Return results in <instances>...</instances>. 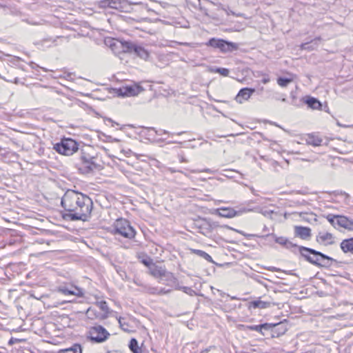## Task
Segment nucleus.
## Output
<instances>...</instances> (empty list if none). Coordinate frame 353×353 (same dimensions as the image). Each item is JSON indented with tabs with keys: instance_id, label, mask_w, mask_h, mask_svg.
I'll return each mask as SVG.
<instances>
[{
	"instance_id": "nucleus-29",
	"label": "nucleus",
	"mask_w": 353,
	"mask_h": 353,
	"mask_svg": "<svg viewBox=\"0 0 353 353\" xmlns=\"http://www.w3.org/2000/svg\"><path fill=\"white\" fill-rule=\"evenodd\" d=\"M257 237L265 240L267 245H272L275 243L274 239H276V235L274 233H270L257 236Z\"/></svg>"
},
{
	"instance_id": "nucleus-53",
	"label": "nucleus",
	"mask_w": 353,
	"mask_h": 353,
	"mask_svg": "<svg viewBox=\"0 0 353 353\" xmlns=\"http://www.w3.org/2000/svg\"><path fill=\"white\" fill-rule=\"evenodd\" d=\"M121 152H123L127 157H130L132 154V151L130 149H128L127 150L122 149Z\"/></svg>"
},
{
	"instance_id": "nucleus-1",
	"label": "nucleus",
	"mask_w": 353,
	"mask_h": 353,
	"mask_svg": "<svg viewBox=\"0 0 353 353\" xmlns=\"http://www.w3.org/2000/svg\"><path fill=\"white\" fill-rule=\"evenodd\" d=\"M61 205V217L68 221H86L93 208L92 200L87 194L72 190L65 192Z\"/></svg>"
},
{
	"instance_id": "nucleus-11",
	"label": "nucleus",
	"mask_w": 353,
	"mask_h": 353,
	"mask_svg": "<svg viewBox=\"0 0 353 353\" xmlns=\"http://www.w3.org/2000/svg\"><path fill=\"white\" fill-rule=\"evenodd\" d=\"M262 297H259L254 300L248 302V308L250 310L256 309H265L274 305L270 300H262Z\"/></svg>"
},
{
	"instance_id": "nucleus-3",
	"label": "nucleus",
	"mask_w": 353,
	"mask_h": 353,
	"mask_svg": "<svg viewBox=\"0 0 353 353\" xmlns=\"http://www.w3.org/2000/svg\"><path fill=\"white\" fill-rule=\"evenodd\" d=\"M219 227L221 226L218 222L206 217H198L194 219L192 223L193 229L208 238H212L214 236V232Z\"/></svg>"
},
{
	"instance_id": "nucleus-47",
	"label": "nucleus",
	"mask_w": 353,
	"mask_h": 353,
	"mask_svg": "<svg viewBox=\"0 0 353 353\" xmlns=\"http://www.w3.org/2000/svg\"><path fill=\"white\" fill-rule=\"evenodd\" d=\"M178 43L181 46H189L191 48H197L201 46V44H199L198 43L179 42Z\"/></svg>"
},
{
	"instance_id": "nucleus-56",
	"label": "nucleus",
	"mask_w": 353,
	"mask_h": 353,
	"mask_svg": "<svg viewBox=\"0 0 353 353\" xmlns=\"http://www.w3.org/2000/svg\"><path fill=\"white\" fill-rule=\"evenodd\" d=\"M107 139H108V141L112 142H112H119V140L118 139L112 138L110 136L107 137Z\"/></svg>"
},
{
	"instance_id": "nucleus-25",
	"label": "nucleus",
	"mask_w": 353,
	"mask_h": 353,
	"mask_svg": "<svg viewBox=\"0 0 353 353\" xmlns=\"http://www.w3.org/2000/svg\"><path fill=\"white\" fill-rule=\"evenodd\" d=\"M288 77H279L276 82L281 88H286L290 83L294 81L295 75L291 73L288 74Z\"/></svg>"
},
{
	"instance_id": "nucleus-28",
	"label": "nucleus",
	"mask_w": 353,
	"mask_h": 353,
	"mask_svg": "<svg viewBox=\"0 0 353 353\" xmlns=\"http://www.w3.org/2000/svg\"><path fill=\"white\" fill-rule=\"evenodd\" d=\"M129 348L133 353H142V347L139 346L138 341L135 339H131L129 343Z\"/></svg>"
},
{
	"instance_id": "nucleus-64",
	"label": "nucleus",
	"mask_w": 353,
	"mask_h": 353,
	"mask_svg": "<svg viewBox=\"0 0 353 353\" xmlns=\"http://www.w3.org/2000/svg\"><path fill=\"white\" fill-rule=\"evenodd\" d=\"M117 272H118L121 276H122V274H121V273H123L124 274H125V272L124 271H123L122 270H121V269H119H119H117Z\"/></svg>"
},
{
	"instance_id": "nucleus-45",
	"label": "nucleus",
	"mask_w": 353,
	"mask_h": 353,
	"mask_svg": "<svg viewBox=\"0 0 353 353\" xmlns=\"http://www.w3.org/2000/svg\"><path fill=\"white\" fill-rule=\"evenodd\" d=\"M260 212L266 217L272 218V215L275 212L272 210L261 209Z\"/></svg>"
},
{
	"instance_id": "nucleus-13",
	"label": "nucleus",
	"mask_w": 353,
	"mask_h": 353,
	"mask_svg": "<svg viewBox=\"0 0 353 353\" xmlns=\"http://www.w3.org/2000/svg\"><path fill=\"white\" fill-rule=\"evenodd\" d=\"M58 291L65 295H75L77 296H82L83 295L81 288L72 285L59 286Z\"/></svg>"
},
{
	"instance_id": "nucleus-23",
	"label": "nucleus",
	"mask_w": 353,
	"mask_h": 353,
	"mask_svg": "<svg viewBox=\"0 0 353 353\" xmlns=\"http://www.w3.org/2000/svg\"><path fill=\"white\" fill-rule=\"evenodd\" d=\"M304 103H306L309 108L314 110H321L322 105L317 99L311 97H308L304 99Z\"/></svg>"
},
{
	"instance_id": "nucleus-21",
	"label": "nucleus",
	"mask_w": 353,
	"mask_h": 353,
	"mask_svg": "<svg viewBox=\"0 0 353 353\" xmlns=\"http://www.w3.org/2000/svg\"><path fill=\"white\" fill-rule=\"evenodd\" d=\"M166 271L164 267L159 266L155 264H152V265L150 267V274L154 278L159 279V280L163 276Z\"/></svg>"
},
{
	"instance_id": "nucleus-55",
	"label": "nucleus",
	"mask_w": 353,
	"mask_h": 353,
	"mask_svg": "<svg viewBox=\"0 0 353 353\" xmlns=\"http://www.w3.org/2000/svg\"><path fill=\"white\" fill-rule=\"evenodd\" d=\"M271 165L274 168V169L277 171V167L279 165V163L276 161H271Z\"/></svg>"
},
{
	"instance_id": "nucleus-44",
	"label": "nucleus",
	"mask_w": 353,
	"mask_h": 353,
	"mask_svg": "<svg viewBox=\"0 0 353 353\" xmlns=\"http://www.w3.org/2000/svg\"><path fill=\"white\" fill-rule=\"evenodd\" d=\"M99 6L101 8H111L110 0H101L99 2Z\"/></svg>"
},
{
	"instance_id": "nucleus-2",
	"label": "nucleus",
	"mask_w": 353,
	"mask_h": 353,
	"mask_svg": "<svg viewBox=\"0 0 353 353\" xmlns=\"http://www.w3.org/2000/svg\"><path fill=\"white\" fill-rule=\"evenodd\" d=\"M274 241L275 243L286 249L290 250L294 254L299 252L305 261L319 268H327L334 263L339 264L342 263L314 249L299 246L285 236H276V239Z\"/></svg>"
},
{
	"instance_id": "nucleus-48",
	"label": "nucleus",
	"mask_w": 353,
	"mask_h": 353,
	"mask_svg": "<svg viewBox=\"0 0 353 353\" xmlns=\"http://www.w3.org/2000/svg\"><path fill=\"white\" fill-rule=\"evenodd\" d=\"M171 291H172L171 289H165V288H159L158 295L169 294L170 292H171Z\"/></svg>"
},
{
	"instance_id": "nucleus-39",
	"label": "nucleus",
	"mask_w": 353,
	"mask_h": 353,
	"mask_svg": "<svg viewBox=\"0 0 353 353\" xmlns=\"http://www.w3.org/2000/svg\"><path fill=\"white\" fill-rule=\"evenodd\" d=\"M336 195L342 197L343 201L345 203L348 204L350 203V196L345 192H337Z\"/></svg>"
},
{
	"instance_id": "nucleus-58",
	"label": "nucleus",
	"mask_w": 353,
	"mask_h": 353,
	"mask_svg": "<svg viewBox=\"0 0 353 353\" xmlns=\"http://www.w3.org/2000/svg\"><path fill=\"white\" fill-rule=\"evenodd\" d=\"M268 270L270 271H272V272H278V271H280V269L276 268V267H273V266H271V267H269L267 268Z\"/></svg>"
},
{
	"instance_id": "nucleus-26",
	"label": "nucleus",
	"mask_w": 353,
	"mask_h": 353,
	"mask_svg": "<svg viewBox=\"0 0 353 353\" xmlns=\"http://www.w3.org/2000/svg\"><path fill=\"white\" fill-rule=\"evenodd\" d=\"M305 141L307 145H311L313 146H319L321 145L323 140H322V139H321L320 137H319L317 136H315L312 134H309L307 135Z\"/></svg>"
},
{
	"instance_id": "nucleus-52",
	"label": "nucleus",
	"mask_w": 353,
	"mask_h": 353,
	"mask_svg": "<svg viewBox=\"0 0 353 353\" xmlns=\"http://www.w3.org/2000/svg\"><path fill=\"white\" fill-rule=\"evenodd\" d=\"M270 81V79L268 74L264 75L263 78L261 79V82L263 84H266V83H269Z\"/></svg>"
},
{
	"instance_id": "nucleus-15",
	"label": "nucleus",
	"mask_w": 353,
	"mask_h": 353,
	"mask_svg": "<svg viewBox=\"0 0 353 353\" xmlns=\"http://www.w3.org/2000/svg\"><path fill=\"white\" fill-rule=\"evenodd\" d=\"M214 214L228 219H231L238 216L237 210L230 207H221L214 211Z\"/></svg>"
},
{
	"instance_id": "nucleus-57",
	"label": "nucleus",
	"mask_w": 353,
	"mask_h": 353,
	"mask_svg": "<svg viewBox=\"0 0 353 353\" xmlns=\"http://www.w3.org/2000/svg\"><path fill=\"white\" fill-rule=\"evenodd\" d=\"M134 283L137 285H138V286H141V287H142L143 288V285H146V284L143 283L141 281H139V280H138V279H137V280H134Z\"/></svg>"
},
{
	"instance_id": "nucleus-30",
	"label": "nucleus",
	"mask_w": 353,
	"mask_h": 353,
	"mask_svg": "<svg viewBox=\"0 0 353 353\" xmlns=\"http://www.w3.org/2000/svg\"><path fill=\"white\" fill-rule=\"evenodd\" d=\"M190 251L192 253H194V254H196L197 256L205 259L207 261H209V262L212 261V259L211 256L203 250H196V249H191Z\"/></svg>"
},
{
	"instance_id": "nucleus-43",
	"label": "nucleus",
	"mask_w": 353,
	"mask_h": 353,
	"mask_svg": "<svg viewBox=\"0 0 353 353\" xmlns=\"http://www.w3.org/2000/svg\"><path fill=\"white\" fill-rule=\"evenodd\" d=\"M311 43H312L311 41L303 43L300 46V48L301 50H310V51L313 50L316 48V47H314L313 45H311Z\"/></svg>"
},
{
	"instance_id": "nucleus-27",
	"label": "nucleus",
	"mask_w": 353,
	"mask_h": 353,
	"mask_svg": "<svg viewBox=\"0 0 353 353\" xmlns=\"http://www.w3.org/2000/svg\"><path fill=\"white\" fill-rule=\"evenodd\" d=\"M134 54L144 59H146L149 56L148 51L143 47L139 45H137L136 48H134Z\"/></svg>"
},
{
	"instance_id": "nucleus-35",
	"label": "nucleus",
	"mask_w": 353,
	"mask_h": 353,
	"mask_svg": "<svg viewBox=\"0 0 353 353\" xmlns=\"http://www.w3.org/2000/svg\"><path fill=\"white\" fill-rule=\"evenodd\" d=\"M158 287H152L149 285H143V292L150 294L158 295Z\"/></svg>"
},
{
	"instance_id": "nucleus-17",
	"label": "nucleus",
	"mask_w": 353,
	"mask_h": 353,
	"mask_svg": "<svg viewBox=\"0 0 353 353\" xmlns=\"http://www.w3.org/2000/svg\"><path fill=\"white\" fill-rule=\"evenodd\" d=\"M95 305L99 308L101 312L98 313L97 317L99 320H103L108 318L110 313V309L108 303L105 301H97Z\"/></svg>"
},
{
	"instance_id": "nucleus-63",
	"label": "nucleus",
	"mask_w": 353,
	"mask_h": 353,
	"mask_svg": "<svg viewBox=\"0 0 353 353\" xmlns=\"http://www.w3.org/2000/svg\"><path fill=\"white\" fill-rule=\"evenodd\" d=\"M230 13L234 15V16H236V17H241L242 16V14H236L233 11H230Z\"/></svg>"
},
{
	"instance_id": "nucleus-37",
	"label": "nucleus",
	"mask_w": 353,
	"mask_h": 353,
	"mask_svg": "<svg viewBox=\"0 0 353 353\" xmlns=\"http://www.w3.org/2000/svg\"><path fill=\"white\" fill-rule=\"evenodd\" d=\"M23 21L26 22L27 23L32 26H40L43 25L45 22V20L39 19V20H35L34 19H23Z\"/></svg>"
},
{
	"instance_id": "nucleus-6",
	"label": "nucleus",
	"mask_w": 353,
	"mask_h": 353,
	"mask_svg": "<svg viewBox=\"0 0 353 353\" xmlns=\"http://www.w3.org/2000/svg\"><path fill=\"white\" fill-rule=\"evenodd\" d=\"M94 159L95 158L88 153L81 152L78 161L75 163V167L80 173L89 174L97 168Z\"/></svg>"
},
{
	"instance_id": "nucleus-42",
	"label": "nucleus",
	"mask_w": 353,
	"mask_h": 353,
	"mask_svg": "<svg viewBox=\"0 0 353 353\" xmlns=\"http://www.w3.org/2000/svg\"><path fill=\"white\" fill-rule=\"evenodd\" d=\"M214 72L220 74L221 75H222L223 77H228L230 73L229 70L227 68H216L214 70Z\"/></svg>"
},
{
	"instance_id": "nucleus-60",
	"label": "nucleus",
	"mask_w": 353,
	"mask_h": 353,
	"mask_svg": "<svg viewBox=\"0 0 353 353\" xmlns=\"http://www.w3.org/2000/svg\"><path fill=\"white\" fill-rule=\"evenodd\" d=\"M179 161L181 163H183V162H188V160L185 159V157L183 155H181L179 156Z\"/></svg>"
},
{
	"instance_id": "nucleus-19",
	"label": "nucleus",
	"mask_w": 353,
	"mask_h": 353,
	"mask_svg": "<svg viewBox=\"0 0 353 353\" xmlns=\"http://www.w3.org/2000/svg\"><path fill=\"white\" fill-rule=\"evenodd\" d=\"M336 223L338 224V227H341L347 230L353 231V220L345 216L340 215L338 216Z\"/></svg>"
},
{
	"instance_id": "nucleus-36",
	"label": "nucleus",
	"mask_w": 353,
	"mask_h": 353,
	"mask_svg": "<svg viewBox=\"0 0 353 353\" xmlns=\"http://www.w3.org/2000/svg\"><path fill=\"white\" fill-rule=\"evenodd\" d=\"M339 216L340 215H334L332 214H329L327 215L326 219L333 227L336 228L338 227V224L336 223V222L338 221V216Z\"/></svg>"
},
{
	"instance_id": "nucleus-10",
	"label": "nucleus",
	"mask_w": 353,
	"mask_h": 353,
	"mask_svg": "<svg viewBox=\"0 0 353 353\" xmlns=\"http://www.w3.org/2000/svg\"><path fill=\"white\" fill-rule=\"evenodd\" d=\"M141 2H131L128 0H110L111 8L120 12H128L132 5H139Z\"/></svg>"
},
{
	"instance_id": "nucleus-38",
	"label": "nucleus",
	"mask_w": 353,
	"mask_h": 353,
	"mask_svg": "<svg viewBox=\"0 0 353 353\" xmlns=\"http://www.w3.org/2000/svg\"><path fill=\"white\" fill-rule=\"evenodd\" d=\"M98 313L99 312L96 310L95 308L90 307L88 309V310L86 312V315L89 319L95 318V319H98V317H97Z\"/></svg>"
},
{
	"instance_id": "nucleus-49",
	"label": "nucleus",
	"mask_w": 353,
	"mask_h": 353,
	"mask_svg": "<svg viewBox=\"0 0 353 353\" xmlns=\"http://www.w3.org/2000/svg\"><path fill=\"white\" fill-rule=\"evenodd\" d=\"M146 128L147 127H143V132L145 134V136L148 137V139H154L156 134L154 133V132H149L148 130H145Z\"/></svg>"
},
{
	"instance_id": "nucleus-62",
	"label": "nucleus",
	"mask_w": 353,
	"mask_h": 353,
	"mask_svg": "<svg viewBox=\"0 0 353 353\" xmlns=\"http://www.w3.org/2000/svg\"><path fill=\"white\" fill-rule=\"evenodd\" d=\"M167 170L169 171L170 173H174V172H178V170H176L175 169H174L172 168H168Z\"/></svg>"
},
{
	"instance_id": "nucleus-33",
	"label": "nucleus",
	"mask_w": 353,
	"mask_h": 353,
	"mask_svg": "<svg viewBox=\"0 0 353 353\" xmlns=\"http://www.w3.org/2000/svg\"><path fill=\"white\" fill-rule=\"evenodd\" d=\"M61 72H62V74H60L54 77V78H55V79L61 78V79H65L68 81L73 80V77L74 76V73L67 72L65 68L61 70Z\"/></svg>"
},
{
	"instance_id": "nucleus-16",
	"label": "nucleus",
	"mask_w": 353,
	"mask_h": 353,
	"mask_svg": "<svg viewBox=\"0 0 353 353\" xmlns=\"http://www.w3.org/2000/svg\"><path fill=\"white\" fill-rule=\"evenodd\" d=\"M254 92V88H243L239 90L235 99L238 103H242L243 101L248 100Z\"/></svg>"
},
{
	"instance_id": "nucleus-12",
	"label": "nucleus",
	"mask_w": 353,
	"mask_h": 353,
	"mask_svg": "<svg viewBox=\"0 0 353 353\" xmlns=\"http://www.w3.org/2000/svg\"><path fill=\"white\" fill-rule=\"evenodd\" d=\"M316 241L323 245L328 246L334 244V236L328 232H319L316 236Z\"/></svg>"
},
{
	"instance_id": "nucleus-54",
	"label": "nucleus",
	"mask_w": 353,
	"mask_h": 353,
	"mask_svg": "<svg viewBox=\"0 0 353 353\" xmlns=\"http://www.w3.org/2000/svg\"><path fill=\"white\" fill-rule=\"evenodd\" d=\"M321 40V37H317L314 38L313 40H312L311 43L314 44L316 47L318 46L317 41H320Z\"/></svg>"
},
{
	"instance_id": "nucleus-24",
	"label": "nucleus",
	"mask_w": 353,
	"mask_h": 353,
	"mask_svg": "<svg viewBox=\"0 0 353 353\" xmlns=\"http://www.w3.org/2000/svg\"><path fill=\"white\" fill-rule=\"evenodd\" d=\"M120 43L123 52L134 54V48L137 46L135 43L130 41H121Z\"/></svg>"
},
{
	"instance_id": "nucleus-59",
	"label": "nucleus",
	"mask_w": 353,
	"mask_h": 353,
	"mask_svg": "<svg viewBox=\"0 0 353 353\" xmlns=\"http://www.w3.org/2000/svg\"><path fill=\"white\" fill-rule=\"evenodd\" d=\"M159 3L161 6V7H163V8H167L169 4L167 2H163V1H159Z\"/></svg>"
},
{
	"instance_id": "nucleus-22",
	"label": "nucleus",
	"mask_w": 353,
	"mask_h": 353,
	"mask_svg": "<svg viewBox=\"0 0 353 353\" xmlns=\"http://www.w3.org/2000/svg\"><path fill=\"white\" fill-rule=\"evenodd\" d=\"M340 248L344 253L353 254V237L343 239L340 243Z\"/></svg>"
},
{
	"instance_id": "nucleus-50",
	"label": "nucleus",
	"mask_w": 353,
	"mask_h": 353,
	"mask_svg": "<svg viewBox=\"0 0 353 353\" xmlns=\"http://www.w3.org/2000/svg\"><path fill=\"white\" fill-rule=\"evenodd\" d=\"M190 172L192 173H199V172H207V173H211L212 170L209 168H205L203 170H190Z\"/></svg>"
},
{
	"instance_id": "nucleus-31",
	"label": "nucleus",
	"mask_w": 353,
	"mask_h": 353,
	"mask_svg": "<svg viewBox=\"0 0 353 353\" xmlns=\"http://www.w3.org/2000/svg\"><path fill=\"white\" fill-rule=\"evenodd\" d=\"M63 353H82L81 345L79 343H74L70 347L63 350Z\"/></svg>"
},
{
	"instance_id": "nucleus-14",
	"label": "nucleus",
	"mask_w": 353,
	"mask_h": 353,
	"mask_svg": "<svg viewBox=\"0 0 353 353\" xmlns=\"http://www.w3.org/2000/svg\"><path fill=\"white\" fill-rule=\"evenodd\" d=\"M158 282L171 288H174L175 290L176 289V286L179 285L178 279L172 272L168 271H166L163 276L159 280Z\"/></svg>"
},
{
	"instance_id": "nucleus-5",
	"label": "nucleus",
	"mask_w": 353,
	"mask_h": 353,
	"mask_svg": "<svg viewBox=\"0 0 353 353\" xmlns=\"http://www.w3.org/2000/svg\"><path fill=\"white\" fill-rule=\"evenodd\" d=\"M205 45L214 49H218L222 53L232 52L239 48V45L237 43L214 37L210 39Z\"/></svg>"
},
{
	"instance_id": "nucleus-7",
	"label": "nucleus",
	"mask_w": 353,
	"mask_h": 353,
	"mask_svg": "<svg viewBox=\"0 0 353 353\" xmlns=\"http://www.w3.org/2000/svg\"><path fill=\"white\" fill-rule=\"evenodd\" d=\"M114 234L132 239L136 235V231L125 219H117L114 223Z\"/></svg>"
},
{
	"instance_id": "nucleus-34",
	"label": "nucleus",
	"mask_w": 353,
	"mask_h": 353,
	"mask_svg": "<svg viewBox=\"0 0 353 353\" xmlns=\"http://www.w3.org/2000/svg\"><path fill=\"white\" fill-rule=\"evenodd\" d=\"M177 290H181L183 291L184 293L190 295V296H196L197 295V293L194 290H192L191 288L190 287H187V286H181V285H177L176 286V289Z\"/></svg>"
},
{
	"instance_id": "nucleus-41",
	"label": "nucleus",
	"mask_w": 353,
	"mask_h": 353,
	"mask_svg": "<svg viewBox=\"0 0 353 353\" xmlns=\"http://www.w3.org/2000/svg\"><path fill=\"white\" fill-rule=\"evenodd\" d=\"M224 227L230 229V230H234L240 234H241L242 235L246 236L248 239H252L253 237H257V236H259L258 234H245L244 233L243 231H241V230H236V229H234L230 226H228V225H225Z\"/></svg>"
},
{
	"instance_id": "nucleus-51",
	"label": "nucleus",
	"mask_w": 353,
	"mask_h": 353,
	"mask_svg": "<svg viewBox=\"0 0 353 353\" xmlns=\"http://www.w3.org/2000/svg\"><path fill=\"white\" fill-rule=\"evenodd\" d=\"M30 65L31 66V68H32V69H34V68H41V70H43V71H45V72L48 71V70L47 68L40 67V66H39L37 63H34V62H31V63H30Z\"/></svg>"
},
{
	"instance_id": "nucleus-40",
	"label": "nucleus",
	"mask_w": 353,
	"mask_h": 353,
	"mask_svg": "<svg viewBox=\"0 0 353 353\" xmlns=\"http://www.w3.org/2000/svg\"><path fill=\"white\" fill-rule=\"evenodd\" d=\"M145 130H148L149 132H154V133L156 135H162V134H170V132H168L167 130H161V129L159 130H156L155 128H152V127L146 128Z\"/></svg>"
},
{
	"instance_id": "nucleus-46",
	"label": "nucleus",
	"mask_w": 353,
	"mask_h": 353,
	"mask_svg": "<svg viewBox=\"0 0 353 353\" xmlns=\"http://www.w3.org/2000/svg\"><path fill=\"white\" fill-rule=\"evenodd\" d=\"M118 321H119V325L121 327V328L123 330H127L128 328V325L125 322V319L123 318V317H119L118 319Z\"/></svg>"
},
{
	"instance_id": "nucleus-20",
	"label": "nucleus",
	"mask_w": 353,
	"mask_h": 353,
	"mask_svg": "<svg viewBox=\"0 0 353 353\" xmlns=\"http://www.w3.org/2000/svg\"><path fill=\"white\" fill-rule=\"evenodd\" d=\"M282 326L281 323H263L260 325H250L248 326L249 330L256 331L262 333V330H269L274 327Z\"/></svg>"
},
{
	"instance_id": "nucleus-18",
	"label": "nucleus",
	"mask_w": 353,
	"mask_h": 353,
	"mask_svg": "<svg viewBox=\"0 0 353 353\" xmlns=\"http://www.w3.org/2000/svg\"><path fill=\"white\" fill-rule=\"evenodd\" d=\"M294 233L296 236L307 240L311 236V229L308 227L296 226L294 228Z\"/></svg>"
},
{
	"instance_id": "nucleus-32",
	"label": "nucleus",
	"mask_w": 353,
	"mask_h": 353,
	"mask_svg": "<svg viewBox=\"0 0 353 353\" xmlns=\"http://www.w3.org/2000/svg\"><path fill=\"white\" fill-rule=\"evenodd\" d=\"M254 203V201H250L248 202L247 206L239 208V210H237L238 216H240V215H241V214H243V213H245V212H251V211H254L256 208H252V207H251L250 205V203Z\"/></svg>"
},
{
	"instance_id": "nucleus-8",
	"label": "nucleus",
	"mask_w": 353,
	"mask_h": 353,
	"mask_svg": "<svg viewBox=\"0 0 353 353\" xmlns=\"http://www.w3.org/2000/svg\"><path fill=\"white\" fill-rule=\"evenodd\" d=\"M79 145L77 141L70 138H64L61 140L59 143L54 145V150L58 153L70 156L77 152Z\"/></svg>"
},
{
	"instance_id": "nucleus-9",
	"label": "nucleus",
	"mask_w": 353,
	"mask_h": 353,
	"mask_svg": "<svg viewBox=\"0 0 353 353\" xmlns=\"http://www.w3.org/2000/svg\"><path fill=\"white\" fill-rule=\"evenodd\" d=\"M143 91V88L140 85L130 83L123 85L117 89V93L121 97H134L138 95Z\"/></svg>"
},
{
	"instance_id": "nucleus-4",
	"label": "nucleus",
	"mask_w": 353,
	"mask_h": 353,
	"mask_svg": "<svg viewBox=\"0 0 353 353\" xmlns=\"http://www.w3.org/2000/svg\"><path fill=\"white\" fill-rule=\"evenodd\" d=\"M88 341L99 344L106 341L110 336L109 332L101 325H94L87 328L85 334Z\"/></svg>"
},
{
	"instance_id": "nucleus-61",
	"label": "nucleus",
	"mask_w": 353,
	"mask_h": 353,
	"mask_svg": "<svg viewBox=\"0 0 353 353\" xmlns=\"http://www.w3.org/2000/svg\"><path fill=\"white\" fill-rule=\"evenodd\" d=\"M142 262H143V263L144 265H145L146 266H148V267H149V268L150 267V265H151V261H147V260H143V261H142Z\"/></svg>"
}]
</instances>
